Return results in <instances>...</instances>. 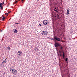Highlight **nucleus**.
Listing matches in <instances>:
<instances>
[{
  "instance_id": "35",
  "label": "nucleus",
  "mask_w": 77,
  "mask_h": 77,
  "mask_svg": "<svg viewBox=\"0 0 77 77\" xmlns=\"http://www.w3.org/2000/svg\"><path fill=\"white\" fill-rule=\"evenodd\" d=\"M11 20V19H10L9 20H9Z\"/></svg>"
},
{
  "instance_id": "22",
  "label": "nucleus",
  "mask_w": 77,
  "mask_h": 77,
  "mask_svg": "<svg viewBox=\"0 0 77 77\" xmlns=\"http://www.w3.org/2000/svg\"><path fill=\"white\" fill-rule=\"evenodd\" d=\"M57 8H54V12H56V11Z\"/></svg>"
},
{
  "instance_id": "33",
  "label": "nucleus",
  "mask_w": 77,
  "mask_h": 77,
  "mask_svg": "<svg viewBox=\"0 0 77 77\" xmlns=\"http://www.w3.org/2000/svg\"><path fill=\"white\" fill-rule=\"evenodd\" d=\"M8 6H9V5L7 6V7H8Z\"/></svg>"
},
{
  "instance_id": "18",
  "label": "nucleus",
  "mask_w": 77,
  "mask_h": 77,
  "mask_svg": "<svg viewBox=\"0 0 77 77\" xmlns=\"http://www.w3.org/2000/svg\"><path fill=\"white\" fill-rule=\"evenodd\" d=\"M2 63H6V62L5 61H3Z\"/></svg>"
},
{
  "instance_id": "13",
  "label": "nucleus",
  "mask_w": 77,
  "mask_h": 77,
  "mask_svg": "<svg viewBox=\"0 0 77 77\" xmlns=\"http://www.w3.org/2000/svg\"><path fill=\"white\" fill-rule=\"evenodd\" d=\"M58 7H57L56 8V10L55 11V12H58V11H59Z\"/></svg>"
},
{
  "instance_id": "31",
  "label": "nucleus",
  "mask_w": 77,
  "mask_h": 77,
  "mask_svg": "<svg viewBox=\"0 0 77 77\" xmlns=\"http://www.w3.org/2000/svg\"><path fill=\"white\" fill-rule=\"evenodd\" d=\"M69 40H71V39H70V38H69Z\"/></svg>"
},
{
  "instance_id": "36",
  "label": "nucleus",
  "mask_w": 77,
  "mask_h": 77,
  "mask_svg": "<svg viewBox=\"0 0 77 77\" xmlns=\"http://www.w3.org/2000/svg\"><path fill=\"white\" fill-rule=\"evenodd\" d=\"M5 60H6V59H5Z\"/></svg>"
},
{
  "instance_id": "20",
  "label": "nucleus",
  "mask_w": 77,
  "mask_h": 77,
  "mask_svg": "<svg viewBox=\"0 0 77 77\" xmlns=\"http://www.w3.org/2000/svg\"><path fill=\"white\" fill-rule=\"evenodd\" d=\"M11 71H12L11 72H12V73H13V74H14V69H12V70Z\"/></svg>"
},
{
  "instance_id": "7",
  "label": "nucleus",
  "mask_w": 77,
  "mask_h": 77,
  "mask_svg": "<svg viewBox=\"0 0 77 77\" xmlns=\"http://www.w3.org/2000/svg\"><path fill=\"white\" fill-rule=\"evenodd\" d=\"M64 59V60L66 62H67L68 60V58L66 57V59L65 58V59Z\"/></svg>"
},
{
  "instance_id": "24",
  "label": "nucleus",
  "mask_w": 77,
  "mask_h": 77,
  "mask_svg": "<svg viewBox=\"0 0 77 77\" xmlns=\"http://www.w3.org/2000/svg\"><path fill=\"white\" fill-rule=\"evenodd\" d=\"M41 26H42V25L41 24H39L38 25V26H39V27Z\"/></svg>"
},
{
  "instance_id": "30",
  "label": "nucleus",
  "mask_w": 77,
  "mask_h": 77,
  "mask_svg": "<svg viewBox=\"0 0 77 77\" xmlns=\"http://www.w3.org/2000/svg\"><path fill=\"white\" fill-rule=\"evenodd\" d=\"M45 21H46V22H47V21H48L47 20H46Z\"/></svg>"
},
{
  "instance_id": "9",
  "label": "nucleus",
  "mask_w": 77,
  "mask_h": 77,
  "mask_svg": "<svg viewBox=\"0 0 77 77\" xmlns=\"http://www.w3.org/2000/svg\"><path fill=\"white\" fill-rule=\"evenodd\" d=\"M53 38H50V39H51V40H52V41H55V39H54V38H55V36H54Z\"/></svg>"
},
{
  "instance_id": "34",
  "label": "nucleus",
  "mask_w": 77,
  "mask_h": 77,
  "mask_svg": "<svg viewBox=\"0 0 77 77\" xmlns=\"http://www.w3.org/2000/svg\"><path fill=\"white\" fill-rule=\"evenodd\" d=\"M37 0V1H39V0Z\"/></svg>"
},
{
  "instance_id": "17",
  "label": "nucleus",
  "mask_w": 77,
  "mask_h": 77,
  "mask_svg": "<svg viewBox=\"0 0 77 77\" xmlns=\"http://www.w3.org/2000/svg\"><path fill=\"white\" fill-rule=\"evenodd\" d=\"M0 8H1L0 9H3V7L2 6H1V7H0Z\"/></svg>"
},
{
  "instance_id": "11",
  "label": "nucleus",
  "mask_w": 77,
  "mask_h": 77,
  "mask_svg": "<svg viewBox=\"0 0 77 77\" xmlns=\"http://www.w3.org/2000/svg\"><path fill=\"white\" fill-rule=\"evenodd\" d=\"M15 30L14 31V33H17L18 32V31L16 29H14Z\"/></svg>"
},
{
  "instance_id": "32",
  "label": "nucleus",
  "mask_w": 77,
  "mask_h": 77,
  "mask_svg": "<svg viewBox=\"0 0 77 77\" xmlns=\"http://www.w3.org/2000/svg\"><path fill=\"white\" fill-rule=\"evenodd\" d=\"M2 30H1V32H2Z\"/></svg>"
},
{
  "instance_id": "23",
  "label": "nucleus",
  "mask_w": 77,
  "mask_h": 77,
  "mask_svg": "<svg viewBox=\"0 0 77 77\" xmlns=\"http://www.w3.org/2000/svg\"><path fill=\"white\" fill-rule=\"evenodd\" d=\"M15 24H19L18 23H15Z\"/></svg>"
},
{
  "instance_id": "2",
  "label": "nucleus",
  "mask_w": 77,
  "mask_h": 77,
  "mask_svg": "<svg viewBox=\"0 0 77 77\" xmlns=\"http://www.w3.org/2000/svg\"><path fill=\"white\" fill-rule=\"evenodd\" d=\"M54 39L55 41H57L58 42H63V41L61 40V39H60V38L59 37H57L56 36H55Z\"/></svg>"
},
{
  "instance_id": "10",
  "label": "nucleus",
  "mask_w": 77,
  "mask_h": 77,
  "mask_svg": "<svg viewBox=\"0 0 77 77\" xmlns=\"http://www.w3.org/2000/svg\"><path fill=\"white\" fill-rule=\"evenodd\" d=\"M5 18H6V17H4V16H3V17H2V21H5Z\"/></svg>"
},
{
  "instance_id": "27",
  "label": "nucleus",
  "mask_w": 77,
  "mask_h": 77,
  "mask_svg": "<svg viewBox=\"0 0 77 77\" xmlns=\"http://www.w3.org/2000/svg\"><path fill=\"white\" fill-rule=\"evenodd\" d=\"M48 38V39H50V38L49 37H47Z\"/></svg>"
},
{
  "instance_id": "5",
  "label": "nucleus",
  "mask_w": 77,
  "mask_h": 77,
  "mask_svg": "<svg viewBox=\"0 0 77 77\" xmlns=\"http://www.w3.org/2000/svg\"><path fill=\"white\" fill-rule=\"evenodd\" d=\"M62 53H63V54H62L63 59H65V52H62Z\"/></svg>"
},
{
  "instance_id": "4",
  "label": "nucleus",
  "mask_w": 77,
  "mask_h": 77,
  "mask_svg": "<svg viewBox=\"0 0 77 77\" xmlns=\"http://www.w3.org/2000/svg\"><path fill=\"white\" fill-rule=\"evenodd\" d=\"M22 54V52L20 51H18L17 53L18 55H19V56H21V54Z\"/></svg>"
},
{
  "instance_id": "21",
  "label": "nucleus",
  "mask_w": 77,
  "mask_h": 77,
  "mask_svg": "<svg viewBox=\"0 0 77 77\" xmlns=\"http://www.w3.org/2000/svg\"><path fill=\"white\" fill-rule=\"evenodd\" d=\"M18 2V1H16L15 2H14L13 3L14 4H15V3H17Z\"/></svg>"
},
{
  "instance_id": "28",
  "label": "nucleus",
  "mask_w": 77,
  "mask_h": 77,
  "mask_svg": "<svg viewBox=\"0 0 77 77\" xmlns=\"http://www.w3.org/2000/svg\"><path fill=\"white\" fill-rule=\"evenodd\" d=\"M21 2H23V0H21Z\"/></svg>"
},
{
  "instance_id": "8",
  "label": "nucleus",
  "mask_w": 77,
  "mask_h": 77,
  "mask_svg": "<svg viewBox=\"0 0 77 77\" xmlns=\"http://www.w3.org/2000/svg\"><path fill=\"white\" fill-rule=\"evenodd\" d=\"M69 10L68 9L66 12V15H69Z\"/></svg>"
},
{
  "instance_id": "26",
  "label": "nucleus",
  "mask_w": 77,
  "mask_h": 77,
  "mask_svg": "<svg viewBox=\"0 0 77 77\" xmlns=\"http://www.w3.org/2000/svg\"><path fill=\"white\" fill-rule=\"evenodd\" d=\"M12 69H10V71H11H11H12Z\"/></svg>"
},
{
  "instance_id": "37",
  "label": "nucleus",
  "mask_w": 77,
  "mask_h": 77,
  "mask_svg": "<svg viewBox=\"0 0 77 77\" xmlns=\"http://www.w3.org/2000/svg\"><path fill=\"white\" fill-rule=\"evenodd\" d=\"M19 0V1H20V0Z\"/></svg>"
},
{
  "instance_id": "25",
  "label": "nucleus",
  "mask_w": 77,
  "mask_h": 77,
  "mask_svg": "<svg viewBox=\"0 0 77 77\" xmlns=\"http://www.w3.org/2000/svg\"><path fill=\"white\" fill-rule=\"evenodd\" d=\"M4 5V2L3 1L2 2V5Z\"/></svg>"
},
{
  "instance_id": "14",
  "label": "nucleus",
  "mask_w": 77,
  "mask_h": 77,
  "mask_svg": "<svg viewBox=\"0 0 77 77\" xmlns=\"http://www.w3.org/2000/svg\"><path fill=\"white\" fill-rule=\"evenodd\" d=\"M8 49L9 50H11V48L9 47V46L8 47H7Z\"/></svg>"
},
{
  "instance_id": "6",
  "label": "nucleus",
  "mask_w": 77,
  "mask_h": 77,
  "mask_svg": "<svg viewBox=\"0 0 77 77\" xmlns=\"http://www.w3.org/2000/svg\"><path fill=\"white\" fill-rule=\"evenodd\" d=\"M43 35H47V33L46 32H45V31H44L43 33H42Z\"/></svg>"
},
{
  "instance_id": "12",
  "label": "nucleus",
  "mask_w": 77,
  "mask_h": 77,
  "mask_svg": "<svg viewBox=\"0 0 77 77\" xmlns=\"http://www.w3.org/2000/svg\"><path fill=\"white\" fill-rule=\"evenodd\" d=\"M34 49L35 50H37V51H38V48H36V47H34Z\"/></svg>"
},
{
  "instance_id": "16",
  "label": "nucleus",
  "mask_w": 77,
  "mask_h": 77,
  "mask_svg": "<svg viewBox=\"0 0 77 77\" xmlns=\"http://www.w3.org/2000/svg\"><path fill=\"white\" fill-rule=\"evenodd\" d=\"M2 5H3V4H2V3H1L0 4V7H2Z\"/></svg>"
},
{
  "instance_id": "15",
  "label": "nucleus",
  "mask_w": 77,
  "mask_h": 77,
  "mask_svg": "<svg viewBox=\"0 0 77 77\" xmlns=\"http://www.w3.org/2000/svg\"><path fill=\"white\" fill-rule=\"evenodd\" d=\"M14 72L15 73V72H16V71L17 70H15V69H14Z\"/></svg>"
},
{
  "instance_id": "1",
  "label": "nucleus",
  "mask_w": 77,
  "mask_h": 77,
  "mask_svg": "<svg viewBox=\"0 0 77 77\" xmlns=\"http://www.w3.org/2000/svg\"><path fill=\"white\" fill-rule=\"evenodd\" d=\"M54 45L56 48L58 47H59L60 50H59V52L60 53V55L62 56V54H61V53H62L63 52H64V51L63 50V48L62 45L59 44L58 42H55Z\"/></svg>"
},
{
  "instance_id": "29",
  "label": "nucleus",
  "mask_w": 77,
  "mask_h": 77,
  "mask_svg": "<svg viewBox=\"0 0 77 77\" xmlns=\"http://www.w3.org/2000/svg\"><path fill=\"white\" fill-rule=\"evenodd\" d=\"M11 11H9L8 13L9 14V13H11Z\"/></svg>"
},
{
  "instance_id": "3",
  "label": "nucleus",
  "mask_w": 77,
  "mask_h": 77,
  "mask_svg": "<svg viewBox=\"0 0 77 77\" xmlns=\"http://www.w3.org/2000/svg\"><path fill=\"white\" fill-rule=\"evenodd\" d=\"M43 24H44L45 25H47V24H48V21H46L45 20H44L43 22Z\"/></svg>"
},
{
  "instance_id": "19",
  "label": "nucleus",
  "mask_w": 77,
  "mask_h": 77,
  "mask_svg": "<svg viewBox=\"0 0 77 77\" xmlns=\"http://www.w3.org/2000/svg\"><path fill=\"white\" fill-rule=\"evenodd\" d=\"M5 14H6V16H8V15H9V13H5Z\"/></svg>"
}]
</instances>
